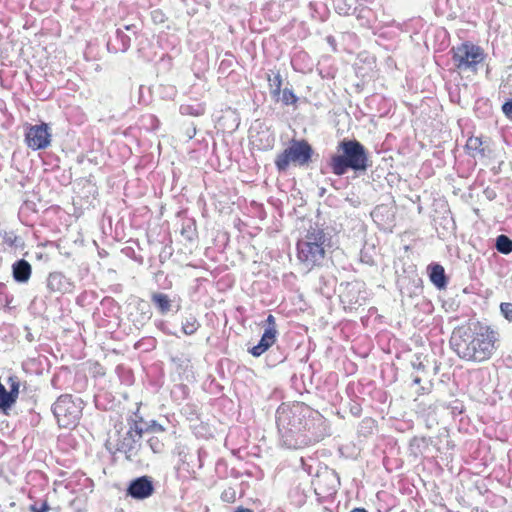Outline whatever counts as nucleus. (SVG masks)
Instances as JSON below:
<instances>
[{
    "mask_svg": "<svg viewBox=\"0 0 512 512\" xmlns=\"http://www.w3.org/2000/svg\"><path fill=\"white\" fill-rule=\"evenodd\" d=\"M333 1V4L336 2V0H332Z\"/></svg>",
    "mask_w": 512,
    "mask_h": 512,
    "instance_id": "obj_42",
    "label": "nucleus"
},
{
    "mask_svg": "<svg viewBox=\"0 0 512 512\" xmlns=\"http://www.w3.org/2000/svg\"><path fill=\"white\" fill-rule=\"evenodd\" d=\"M31 510L33 512H48L49 505L47 504V502H43L40 507L32 506Z\"/></svg>",
    "mask_w": 512,
    "mask_h": 512,
    "instance_id": "obj_33",
    "label": "nucleus"
},
{
    "mask_svg": "<svg viewBox=\"0 0 512 512\" xmlns=\"http://www.w3.org/2000/svg\"><path fill=\"white\" fill-rule=\"evenodd\" d=\"M451 53L454 65L460 71L476 72L478 65L485 60L484 50L469 41L452 47Z\"/></svg>",
    "mask_w": 512,
    "mask_h": 512,
    "instance_id": "obj_6",
    "label": "nucleus"
},
{
    "mask_svg": "<svg viewBox=\"0 0 512 512\" xmlns=\"http://www.w3.org/2000/svg\"><path fill=\"white\" fill-rule=\"evenodd\" d=\"M222 499H223V500H225V501H228V500H229L228 492H226V491H225V492L222 494Z\"/></svg>",
    "mask_w": 512,
    "mask_h": 512,
    "instance_id": "obj_40",
    "label": "nucleus"
},
{
    "mask_svg": "<svg viewBox=\"0 0 512 512\" xmlns=\"http://www.w3.org/2000/svg\"><path fill=\"white\" fill-rule=\"evenodd\" d=\"M199 326L200 324L197 321L196 317L192 315L186 317L185 320L182 322V330L186 335L194 334L199 328Z\"/></svg>",
    "mask_w": 512,
    "mask_h": 512,
    "instance_id": "obj_20",
    "label": "nucleus"
},
{
    "mask_svg": "<svg viewBox=\"0 0 512 512\" xmlns=\"http://www.w3.org/2000/svg\"><path fill=\"white\" fill-rule=\"evenodd\" d=\"M234 512H252V510H251V509H249V508H245V507L240 506V507H237V508L234 510Z\"/></svg>",
    "mask_w": 512,
    "mask_h": 512,
    "instance_id": "obj_37",
    "label": "nucleus"
},
{
    "mask_svg": "<svg viewBox=\"0 0 512 512\" xmlns=\"http://www.w3.org/2000/svg\"><path fill=\"white\" fill-rule=\"evenodd\" d=\"M128 424V431L117 443V451L124 453L127 460L136 461L141 449L140 440L143 437L144 428L142 427V423H139L138 420L135 419H130Z\"/></svg>",
    "mask_w": 512,
    "mask_h": 512,
    "instance_id": "obj_8",
    "label": "nucleus"
},
{
    "mask_svg": "<svg viewBox=\"0 0 512 512\" xmlns=\"http://www.w3.org/2000/svg\"><path fill=\"white\" fill-rule=\"evenodd\" d=\"M52 412L60 427H75L82 414V401L69 394L61 395L52 405Z\"/></svg>",
    "mask_w": 512,
    "mask_h": 512,
    "instance_id": "obj_7",
    "label": "nucleus"
},
{
    "mask_svg": "<svg viewBox=\"0 0 512 512\" xmlns=\"http://www.w3.org/2000/svg\"><path fill=\"white\" fill-rule=\"evenodd\" d=\"M15 403L16 401L8 394L5 386L0 383V412L8 415L9 411Z\"/></svg>",
    "mask_w": 512,
    "mask_h": 512,
    "instance_id": "obj_17",
    "label": "nucleus"
},
{
    "mask_svg": "<svg viewBox=\"0 0 512 512\" xmlns=\"http://www.w3.org/2000/svg\"><path fill=\"white\" fill-rule=\"evenodd\" d=\"M503 114L507 119L512 121V98L505 101L501 107Z\"/></svg>",
    "mask_w": 512,
    "mask_h": 512,
    "instance_id": "obj_30",
    "label": "nucleus"
},
{
    "mask_svg": "<svg viewBox=\"0 0 512 512\" xmlns=\"http://www.w3.org/2000/svg\"><path fill=\"white\" fill-rule=\"evenodd\" d=\"M125 31L136 35L138 27L135 24L124 25L123 28H117L115 31V37L109 39L107 42V50L110 53L126 52L131 46V38L125 33Z\"/></svg>",
    "mask_w": 512,
    "mask_h": 512,
    "instance_id": "obj_11",
    "label": "nucleus"
},
{
    "mask_svg": "<svg viewBox=\"0 0 512 512\" xmlns=\"http://www.w3.org/2000/svg\"><path fill=\"white\" fill-rule=\"evenodd\" d=\"M25 141L29 148L33 150L45 149L51 142V134L46 123L31 126L26 134Z\"/></svg>",
    "mask_w": 512,
    "mask_h": 512,
    "instance_id": "obj_9",
    "label": "nucleus"
},
{
    "mask_svg": "<svg viewBox=\"0 0 512 512\" xmlns=\"http://www.w3.org/2000/svg\"><path fill=\"white\" fill-rule=\"evenodd\" d=\"M31 272V265L25 259H19L12 265L13 278L18 283H26L30 279Z\"/></svg>",
    "mask_w": 512,
    "mask_h": 512,
    "instance_id": "obj_14",
    "label": "nucleus"
},
{
    "mask_svg": "<svg viewBox=\"0 0 512 512\" xmlns=\"http://www.w3.org/2000/svg\"><path fill=\"white\" fill-rule=\"evenodd\" d=\"M154 491L152 478L143 475L130 481L126 489V495L135 500H144L152 496Z\"/></svg>",
    "mask_w": 512,
    "mask_h": 512,
    "instance_id": "obj_10",
    "label": "nucleus"
},
{
    "mask_svg": "<svg viewBox=\"0 0 512 512\" xmlns=\"http://www.w3.org/2000/svg\"><path fill=\"white\" fill-rule=\"evenodd\" d=\"M163 13L159 10H155L152 12V18L155 22H162L163 21Z\"/></svg>",
    "mask_w": 512,
    "mask_h": 512,
    "instance_id": "obj_34",
    "label": "nucleus"
},
{
    "mask_svg": "<svg viewBox=\"0 0 512 512\" xmlns=\"http://www.w3.org/2000/svg\"><path fill=\"white\" fill-rule=\"evenodd\" d=\"M277 330L265 329L258 344L249 349L254 357L264 354L276 341Z\"/></svg>",
    "mask_w": 512,
    "mask_h": 512,
    "instance_id": "obj_13",
    "label": "nucleus"
},
{
    "mask_svg": "<svg viewBox=\"0 0 512 512\" xmlns=\"http://www.w3.org/2000/svg\"><path fill=\"white\" fill-rule=\"evenodd\" d=\"M429 278L430 281L438 289H444L447 286L448 279L445 274V270L442 265L434 263L429 265Z\"/></svg>",
    "mask_w": 512,
    "mask_h": 512,
    "instance_id": "obj_15",
    "label": "nucleus"
},
{
    "mask_svg": "<svg viewBox=\"0 0 512 512\" xmlns=\"http://www.w3.org/2000/svg\"><path fill=\"white\" fill-rule=\"evenodd\" d=\"M3 240L9 246H14L17 240V237L13 233H5Z\"/></svg>",
    "mask_w": 512,
    "mask_h": 512,
    "instance_id": "obj_31",
    "label": "nucleus"
},
{
    "mask_svg": "<svg viewBox=\"0 0 512 512\" xmlns=\"http://www.w3.org/2000/svg\"><path fill=\"white\" fill-rule=\"evenodd\" d=\"M276 424L287 448L297 449L329 435L327 420L301 402L281 404L276 411Z\"/></svg>",
    "mask_w": 512,
    "mask_h": 512,
    "instance_id": "obj_1",
    "label": "nucleus"
},
{
    "mask_svg": "<svg viewBox=\"0 0 512 512\" xmlns=\"http://www.w3.org/2000/svg\"><path fill=\"white\" fill-rule=\"evenodd\" d=\"M147 444L151 451L155 454H160L164 451L163 442L156 436H151L147 440Z\"/></svg>",
    "mask_w": 512,
    "mask_h": 512,
    "instance_id": "obj_23",
    "label": "nucleus"
},
{
    "mask_svg": "<svg viewBox=\"0 0 512 512\" xmlns=\"http://www.w3.org/2000/svg\"><path fill=\"white\" fill-rule=\"evenodd\" d=\"M482 145L483 142L480 137H470L466 143L467 149L477 151L482 156H485V149L482 147Z\"/></svg>",
    "mask_w": 512,
    "mask_h": 512,
    "instance_id": "obj_21",
    "label": "nucleus"
},
{
    "mask_svg": "<svg viewBox=\"0 0 512 512\" xmlns=\"http://www.w3.org/2000/svg\"><path fill=\"white\" fill-rule=\"evenodd\" d=\"M337 151L329 160V167L334 175L342 176L349 170L362 173L370 166L366 148L356 139H343L339 142Z\"/></svg>",
    "mask_w": 512,
    "mask_h": 512,
    "instance_id": "obj_3",
    "label": "nucleus"
},
{
    "mask_svg": "<svg viewBox=\"0 0 512 512\" xmlns=\"http://www.w3.org/2000/svg\"><path fill=\"white\" fill-rule=\"evenodd\" d=\"M328 237L323 229L310 226L305 238L297 243V256L307 268L320 265L325 258V246Z\"/></svg>",
    "mask_w": 512,
    "mask_h": 512,
    "instance_id": "obj_4",
    "label": "nucleus"
},
{
    "mask_svg": "<svg viewBox=\"0 0 512 512\" xmlns=\"http://www.w3.org/2000/svg\"><path fill=\"white\" fill-rule=\"evenodd\" d=\"M142 423V427L144 428V433H156L163 432L164 428L162 425L158 424L156 421H151L150 423H145L142 419L138 421Z\"/></svg>",
    "mask_w": 512,
    "mask_h": 512,
    "instance_id": "obj_24",
    "label": "nucleus"
},
{
    "mask_svg": "<svg viewBox=\"0 0 512 512\" xmlns=\"http://www.w3.org/2000/svg\"><path fill=\"white\" fill-rule=\"evenodd\" d=\"M269 81H270L271 87H274V93L279 94L281 85H282V78H281L280 74L277 73L276 75H274L273 78H269Z\"/></svg>",
    "mask_w": 512,
    "mask_h": 512,
    "instance_id": "obj_29",
    "label": "nucleus"
},
{
    "mask_svg": "<svg viewBox=\"0 0 512 512\" xmlns=\"http://www.w3.org/2000/svg\"><path fill=\"white\" fill-rule=\"evenodd\" d=\"M151 301L160 314H167L172 308V300L167 294L156 292L151 295Z\"/></svg>",
    "mask_w": 512,
    "mask_h": 512,
    "instance_id": "obj_16",
    "label": "nucleus"
},
{
    "mask_svg": "<svg viewBox=\"0 0 512 512\" xmlns=\"http://www.w3.org/2000/svg\"><path fill=\"white\" fill-rule=\"evenodd\" d=\"M500 312H501V315L506 320H508L509 322H512V303L502 302L500 304Z\"/></svg>",
    "mask_w": 512,
    "mask_h": 512,
    "instance_id": "obj_26",
    "label": "nucleus"
},
{
    "mask_svg": "<svg viewBox=\"0 0 512 512\" xmlns=\"http://www.w3.org/2000/svg\"><path fill=\"white\" fill-rule=\"evenodd\" d=\"M348 287H350V289L341 295V297L343 298V300L347 301L349 304H356L358 302V299L357 298H354L353 296H351L350 294L352 292H358L359 289L356 287V285H351V284H348Z\"/></svg>",
    "mask_w": 512,
    "mask_h": 512,
    "instance_id": "obj_27",
    "label": "nucleus"
},
{
    "mask_svg": "<svg viewBox=\"0 0 512 512\" xmlns=\"http://www.w3.org/2000/svg\"><path fill=\"white\" fill-rule=\"evenodd\" d=\"M266 325L267 326H266L265 329L277 330L276 329L275 317L272 314H269L268 317L266 318Z\"/></svg>",
    "mask_w": 512,
    "mask_h": 512,
    "instance_id": "obj_32",
    "label": "nucleus"
},
{
    "mask_svg": "<svg viewBox=\"0 0 512 512\" xmlns=\"http://www.w3.org/2000/svg\"><path fill=\"white\" fill-rule=\"evenodd\" d=\"M47 288L51 292L70 293L74 285L73 282L61 272H52L47 278Z\"/></svg>",
    "mask_w": 512,
    "mask_h": 512,
    "instance_id": "obj_12",
    "label": "nucleus"
},
{
    "mask_svg": "<svg viewBox=\"0 0 512 512\" xmlns=\"http://www.w3.org/2000/svg\"><path fill=\"white\" fill-rule=\"evenodd\" d=\"M412 366L414 369L420 371V370H424L425 366L423 365V363L421 361H415V362H412Z\"/></svg>",
    "mask_w": 512,
    "mask_h": 512,
    "instance_id": "obj_36",
    "label": "nucleus"
},
{
    "mask_svg": "<svg viewBox=\"0 0 512 512\" xmlns=\"http://www.w3.org/2000/svg\"><path fill=\"white\" fill-rule=\"evenodd\" d=\"M355 3L356 0H336L333 6L339 15H350L356 11Z\"/></svg>",
    "mask_w": 512,
    "mask_h": 512,
    "instance_id": "obj_18",
    "label": "nucleus"
},
{
    "mask_svg": "<svg viewBox=\"0 0 512 512\" xmlns=\"http://www.w3.org/2000/svg\"><path fill=\"white\" fill-rule=\"evenodd\" d=\"M8 384H9V390L8 394L17 401L18 395H19V387L20 382L17 376H9L8 377Z\"/></svg>",
    "mask_w": 512,
    "mask_h": 512,
    "instance_id": "obj_22",
    "label": "nucleus"
},
{
    "mask_svg": "<svg viewBox=\"0 0 512 512\" xmlns=\"http://www.w3.org/2000/svg\"><path fill=\"white\" fill-rule=\"evenodd\" d=\"M313 152L312 146L306 140L293 139L290 145L276 156L274 163L279 172H285L291 163L301 167L308 165Z\"/></svg>",
    "mask_w": 512,
    "mask_h": 512,
    "instance_id": "obj_5",
    "label": "nucleus"
},
{
    "mask_svg": "<svg viewBox=\"0 0 512 512\" xmlns=\"http://www.w3.org/2000/svg\"><path fill=\"white\" fill-rule=\"evenodd\" d=\"M420 383H421V378H420L419 376H415V377L413 378V384H414V385H418V384H420Z\"/></svg>",
    "mask_w": 512,
    "mask_h": 512,
    "instance_id": "obj_38",
    "label": "nucleus"
},
{
    "mask_svg": "<svg viewBox=\"0 0 512 512\" xmlns=\"http://www.w3.org/2000/svg\"><path fill=\"white\" fill-rule=\"evenodd\" d=\"M350 512H368V511L364 508H354Z\"/></svg>",
    "mask_w": 512,
    "mask_h": 512,
    "instance_id": "obj_39",
    "label": "nucleus"
},
{
    "mask_svg": "<svg viewBox=\"0 0 512 512\" xmlns=\"http://www.w3.org/2000/svg\"><path fill=\"white\" fill-rule=\"evenodd\" d=\"M495 248L499 253L509 255L512 253V239L504 234L497 236L495 240Z\"/></svg>",
    "mask_w": 512,
    "mask_h": 512,
    "instance_id": "obj_19",
    "label": "nucleus"
},
{
    "mask_svg": "<svg viewBox=\"0 0 512 512\" xmlns=\"http://www.w3.org/2000/svg\"><path fill=\"white\" fill-rule=\"evenodd\" d=\"M181 235L185 237L188 241H192L195 236V229L192 227V225H183L181 229Z\"/></svg>",
    "mask_w": 512,
    "mask_h": 512,
    "instance_id": "obj_28",
    "label": "nucleus"
},
{
    "mask_svg": "<svg viewBox=\"0 0 512 512\" xmlns=\"http://www.w3.org/2000/svg\"><path fill=\"white\" fill-rule=\"evenodd\" d=\"M497 341V331L488 325L475 322L454 328L450 345L460 359L481 363L491 358Z\"/></svg>",
    "mask_w": 512,
    "mask_h": 512,
    "instance_id": "obj_2",
    "label": "nucleus"
},
{
    "mask_svg": "<svg viewBox=\"0 0 512 512\" xmlns=\"http://www.w3.org/2000/svg\"><path fill=\"white\" fill-rule=\"evenodd\" d=\"M298 98L291 89L285 88L282 92V102L285 105L295 104Z\"/></svg>",
    "mask_w": 512,
    "mask_h": 512,
    "instance_id": "obj_25",
    "label": "nucleus"
},
{
    "mask_svg": "<svg viewBox=\"0 0 512 512\" xmlns=\"http://www.w3.org/2000/svg\"><path fill=\"white\" fill-rule=\"evenodd\" d=\"M142 307V310H143V314H147V319L150 318V311H149V305L145 302V301H142L140 303Z\"/></svg>",
    "mask_w": 512,
    "mask_h": 512,
    "instance_id": "obj_35",
    "label": "nucleus"
},
{
    "mask_svg": "<svg viewBox=\"0 0 512 512\" xmlns=\"http://www.w3.org/2000/svg\"><path fill=\"white\" fill-rule=\"evenodd\" d=\"M180 109H181V112H182L183 114H185V113H188V109H189V107L181 106V108H180Z\"/></svg>",
    "mask_w": 512,
    "mask_h": 512,
    "instance_id": "obj_41",
    "label": "nucleus"
}]
</instances>
